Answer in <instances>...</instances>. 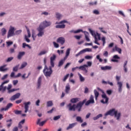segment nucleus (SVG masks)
Here are the masks:
<instances>
[{
	"instance_id": "obj_1",
	"label": "nucleus",
	"mask_w": 131,
	"mask_h": 131,
	"mask_svg": "<svg viewBox=\"0 0 131 131\" xmlns=\"http://www.w3.org/2000/svg\"><path fill=\"white\" fill-rule=\"evenodd\" d=\"M107 115H110L111 116H114L115 115V117L117 118V120H119L121 114H120V113L117 114V111H115V109L113 108L108 111L105 114V116H107Z\"/></svg>"
},
{
	"instance_id": "obj_2",
	"label": "nucleus",
	"mask_w": 131,
	"mask_h": 131,
	"mask_svg": "<svg viewBox=\"0 0 131 131\" xmlns=\"http://www.w3.org/2000/svg\"><path fill=\"white\" fill-rule=\"evenodd\" d=\"M43 72L44 73V75L46 76V77H50L52 74L53 73V70H52V67H49L48 68L47 65H45L44 69L43 70Z\"/></svg>"
},
{
	"instance_id": "obj_3",
	"label": "nucleus",
	"mask_w": 131,
	"mask_h": 131,
	"mask_svg": "<svg viewBox=\"0 0 131 131\" xmlns=\"http://www.w3.org/2000/svg\"><path fill=\"white\" fill-rule=\"evenodd\" d=\"M116 79L117 82V84L118 85V91L119 93H121L122 92V82H120L119 80H120V76H116Z\"/></svg>"
},
{
	"instance_id": "obj_4",
	"label": "nucleus",
	"mask_w": 131,
	"mask_h": 131,
	"mask_svg": "<svg viewBox=\"0 0 131 131\" xmlns=\"http://www.w3.org/2000/svg\"><path fill=\"white\" fill-rule=\"evenodd\" d=\"M101 97L103 99L101 100V103H102V104H108V102L109 101V98L107 97L106 94H103L101 95Z\"/></svg>"
},
{
	"instance_id": "obj_5",
	"label": "nucleus",
	"mask_w": 131,
	"mask_h": 131,
	"mask_svg": "<svg viewBox=\"0 0 131 131\" xmlns=\"http://www.w3.org/2000/svg\"><path fill=\"white\" fill-rule=\"evenodd\" d=\"M14 31H15V28L11 26L8 33L7 38H9V37L13 36L14 35Z\"/></svg>"
},
{
	"instance_id": "obj_6",
	"label": "nucleus",
	"mask_w": 131,
	"mask_h": 131,
	"mask_svg": "<svg viewBox=\"0 0 131 131\" xmlns=\"http://www.w3.org/2000/svg\"><path fill=\"white\" fill-rule=\"evenodd\" d=\"M95 103V100L94 99V96L91 95L90 96V99L89 100L85 102V106H89L90 104H94Z\"/></svg>"
},
{
	"instance_id": "obj_7",
	"label": "nucleus",
	"mask_w": 131,
	"mask_h": 131,
	"mask_svg": "<svg viewBox=\"0 0 131 131\" xmlns=\"http://www.w3.org/2000/svg\"><path fill=\"white\" fill-rule=\"evenodd\" d=\"M43 28L42 27L39 26V28L37 29L38 31V33L37 34V36L38 37H41L43 34H45V32H43Z\"/></svg>"
},
{
	"instance_id": "obj_8",
	"label": "nucleus",
	"mask_w": 131,
	"mask_h": 131,
	"mask_svg": "<svg viewBox=\"0 0 131 131\" xmlns=\"http://www.w3.org/2000/svg\"><path fill=\"white\" fill-rule=\"evenodd\" d=\"M67 107L68 108L69 111H75L76 109V105L75 104L72 105V104L69 103Z\"/></svg>"
},
{
	"instance_id": "obj_9",
	"label": "nucleus",
	"mask_w": 131,
	"mask_h": 131,
	"mask_svg": "<svg viewBox=\"0 0 131 131\" xmlns=\"http://www.w3.org/2000/svg\"><path fill=\"white\" fill-rule=\"evenodd\" d=\"M86 52H92V49L91 48H86L85 49H83L82 50L80 51L79 53L76 54V57H78L80 55H81Z\"/></svg>"
},
{
	"instance_id": "obj_10",
	"label": "nucleus",
	"mask_w": 131,
	"mask_h": 131,
	"mask_svg": "<svg viewBox=\"0 0 131 131\" xmlns=\"http://www.w3.org/2000/svg\"><path fill=\"white\" fill-rule=\"evenodd\" d=\"M51 24V22L45 21H43L42 23H41L39 26L40 27H43V29H45L46 27L50 26Z\"/></svg>"
},
{
	"instance_id": "obj_11",
	"label": "nucleus",
	"mask_w": 131,
	"mask_h": 131,
	"mask_svg": "<svg viewBox=\"0 0 131 131\" xmlns=\"http://www.w3.org/2000/svg\"><path fill=\"white\" fill-rule=\"evenodd\" d=\"M31 103L30 101L25 102L24 105H25V113H27L28 112V110H29V105H30Z\"/></svg>"
},
{
	"instance_id": "obj_12",
	"label": "nucleus",
	"mask_w": 131,
	"mask_h": 131,
	"mask_svg": "<svg viewBox=\"0 0 131 131\" xmlns=\"http://www.w3.org/2000/svg\"><path fill=\"white\" fill-rule=\"evenodd\" d=\"M56 60V55L54 54L53 56L50 58V65L51 67H55V63L54 61Z\"/></svg>"
},
{
	"instance_id": "obj_13",
	"label": "nucleus",
	"mask_w": 131,
	"mask_h": 131,
	"mask_svg": "<svg viewBox=\"0 0 131 131\" xmlns=\"http://www.w3.org/2000/svg\"><path fill=\"white\" fill-rule=\"evenodd\" d=\"M20 96H21V94L19 93H16L15 95L12 96L10 100L11 101H15L16 99H19V98H20Z\"/></svg>"
},
{
	"instance_id": "obj_14",
	"label": "nucleus",
	"mask_w": 131,
	"mask_h": 131,
	"mask_svg": "<svg viewBox=\"0 0 131 131\" xmlns=\"http://www.w3.org/2000/svg\"><path fill=\"white\" fill-rule=\"evenodd\" d=\"M86 102V99H84L82 102L80 101L76 105V108H81L83 104Z\"/></svg>"
},
{
	"instance_id": "obj_15",
	"label": "nucleus",
	"mask_w": 131,
	"mask_h": 131,
	"mask_svg": "<svg viewBox=\"0 0 131 131\" xmlns=\"http://www.w3.org/2000/svg\"><path fill=\"white\" fill-rule=\"evenodd\" d=\"M41 80H42L41 77H39L38 78L37 82V89L38 90H39V89H40V86H41Z\"/></svg>"
},
{
	"instance_id": "obj_16",
	"label": "nucleus",
	"mask_w": 131,
	"mask_h": 131,
	"mask_svg": "<svg viewBox=\"0 0 131 131\" xmlns=\"http://www.w3.org/2000/svg\"><path fill=\"white\" fill-rule=\"evenodd\" d=\"M57 42L61 43V45H64L65 43V38L62 37H60L57 39Z\"/></svg>"
},
{
	"instance_id": "obj_17",
	"label": "nucleus",
	"mask_w": 131,
	"mask_h": 131,
	"mask_svg": "<svg viewBox=\"0 0 131 131\" xmlns=\"http://www.w3.org/2000/svg\"><path fill=\"white\" fill-rule=\"evenodd\" d=\"M6 66H7V64H5L0 67V71L1 72H5V71H8V70H9V68H5Z\"/></svg>"
},
{
	"instance_id": "obj_18",
	"label": "nucleus",
	"mask_w": 131,
	"mask_h": 131,
	"mask_svg": "<svg viewBox=\"0 0 131 131\" xmlns=\"http://www.w3.org/2000/svg\"><path fill=\"white\" fill-rule=\"evenodd\" d=\"M47 122V120L43 121L40 122V119H38L37 122V124H38L39 126H43V125Z\"/></svg>"
},
{
	"instance_id": "obj_19",
	"label": "nucleus",
	"mask_w": 131,
	"mask_h": 131,
	"mask_svg": "<svg viewBox=\"0 0 131 131\" xmlns=\"http://www.w3.org/2000/svg\"><path fill=\"white\" fill-rule=\"evenodd\" d=\"M25 55V52H20L18 53V54L17 55V59L18 60H21L22 59V57Z\"/></svg>"
},
{
	"instance_id": "obj_20",
	"label": "nucleus",
	"mask_w": 131,
	"mask_h": 131,
	"mask_svg": "<svg viewBox=\"0 0 131 131\" xmlns=\"http://www.w3.org/2000/svg\"><path fill=\"white\" fill-rule=\"evenodd\" d=\"M116 59H120V57L117 55H115L113 56V58L111 59L112 62H118V60Z\"/></svg>"
},
{
	"instance_id": "obj_21",
	"label": "nucleus",
	"mask_w": 131,
	"mask_h": 131,
	"mask_svg": "<svg viewBox=\"0 0 131 131\" xmlns=\"http://www.w3.org/2000/svg\"><path fill=\"white\" fill-rule=\"evenodd\" d=\"M65 61H66V59H65L64 58H63V59H61L58 63V67H61V66H62L64 63L65 62Z\"/></svg>"
},
{
	"instance_id": "obj_22",
	"label": "nucleus",
	"mask_w": 131,
	"mask_h": 131,
	"mask_svg": "<svg viewBox=\"0 0 131 131\" xmlns=\"http://www.w3.org/2000/svg\"><path fill=\"white\" fill-rule=\"evenodd\" d=\"M75 125H76V123L70 124L69 126L67 127V130H69V129L73 128V127H74V126H75Z\"/></svg>"
},
{
	"instance_id": "obj_23",
	"label": "nucleus",
	"mask_w": 131,
	"mask_h": 131,
	"mask_svg": "<svg viewBox=\"0 0 131 131\" xmlns=\"http://www.w3.org/2000/svg\"><path fill=\"white\" fill-rule=\"evenodd\" d=\"M24 123H25V119L22 120L20 122H19V123H18V128L21 129V128H22V127H23L22 124H24Z\"/></svg>"
},
{
	"instance_id": "obj_24",
	"label": "nucleus",
	"mask_w": 131,
	"mask_h": 131,
	"mask_svg": "<svg viewBox=\"0 0 131 131\" xmlns=\"http://www.w3.org/2000/svg\"><path fill=\"white\" fill-rule=\"evenodd\" d=\"M70 54V48H69L66 51V56L64 57V58L67 60V58H68Z\"/></svg>"
},
{
	"instance_id": "obj_25",
	"label": "nucleus",
	"mask_w": 131,
	"mask_h": 131,
	"mask_svg": "<svg viewBox=\"0 0 131 131\" xmlns=\"http://www.w3.org/2000/svg\"><path fill=\"white\" fill-rule=\"evenodd\" d=\"M84 35H85V38L86 40V41H90L91 40L90 39V38H89V35L90 34H89V32L86 31L84 32Z\"/></svg>"
},
{
	"instance_id": "obj_26",
	"label": "nucleus",
	"mask_w": 131,
	"mask_h": 131,
	"mask_svg": "<svg viewBox=\"0 0 131 131\" xmlns=\"http://www.w3.org/2000/svg\"><path fill=\"white\" fill-rule=\"evenodd\" d=\"M7 90V86H4V85H0V92H2L4 93V92H6V90Z\"/></svg>"
},
{
	"instance_id": "obj_27",
	"label": "nucleus",
	"mask_w": 131,
	"mask_h": 131,
	"mask_svg": "<svg viewBox=\"0 0 131 131\" xmlns=\"http://www.w3.org/2000/svg\"><path fill=\"white\" fill-rule=\"evenodd\" d=\"M126 65H127V60L124 62V65H123L124 71L125 73L127 72V68L126 67Z\"/></svg>"
},
{
	"instance_id": "obj_28",
	"label": "nucleus",
	"mask_w": 131,
	"mask_h": 131,
	"mask_svg": "<svg viewBox=\"0 0 131 131\" xmlns=\"http://www.w3.org/2000/svg\"><path fill=\"white\" fill-rule=\"evenodd\" d=\"M76 121H77L78 122H80V123H82V122H83V120L80 116L76 117Z\"/></svg>"
},
{
	"instance_id": "obj_29",
	"label": "nucleus",
	"mask_w": 131,
	"mask_h": 131,
	"mask_svg": "<svg viewBox=\"0 0 131 131\" xmlns=\"http://www.w3.org/2000/svg\"><path fill=\"white\" fill-rule=\"evenodd\" d=\"M85 67H88V65L84 64L83 66H81L79 68V69H81V70H83V71H85L86 72H88V71Z\"/></svg>"
},
{
	"instance_id": "obj_30",
	"label": "nucleus",
	"mask_w": 131,
	"mask_h": 131,
	"mask_svg": "<svg viewBox=\"0 0 131 131\" xmlns=\"http://www.w3.org/2000/svg\"><path fill=\"white\" fill-rule=\"evenodd\" d=\"M78 101H79V98H72L71 99V103H77Z\"/></svg>"
},
{
	"instance_id": "obj_31",
	"label": "nucleus",
	"mask_w": 131,
	"mask_h": 131,
	"mask_svg": "<svg viewBox=\"0 0 131 131\" xmlns=\"http://www.w3.org/2000/svg\"><path fill=\"white\" fill-rule=\"evenodd\" d=\"M66 26V25L63 24L62 25H58L56 26V28L63 29L65 28Z\"/></svg>"
},
{
	"instance_id": "obj_32",
	"label": "nucleus",
	"mask_w": 131,
	"mask_h": 131,
	"mask_svg": "<svg viewBox=\"0 0 131 131\" xmlns=\"http://www.w3.org/2000/svg\"><path fill=\"white\" fill-rule=\"evenodd\" d=\"M19 89H10L8 91V94H11L12 93H13V92H16V91H19Z\"/></svg>"
},
{
	"instance_id": "obj_33",
	"label": "nucleus",
	"mask_w": 131,
	"mask_h": 131,
	"mask_svg": "<svg viewBox=\"0 0 131 131\" xmlns=\"http://www.w3.org/2000/svg\"><path fill=\"white\" fill-rule=\"evenodd\" d=\"M78 75L79 77L80 78V81L82 82L83 81H84V78L83 77H82V76L81 75V74H80L79 73H78Z\"/></svg>"
},
{
	"instance_id": "obj_34",
	"label": "nucleus",
	"mask_w": 131,
	"mask_h": 131,
	"mask_svg": "<svg viewBox=\"0 0 131 131\" xmlns=\"http://www.w3.org/2000/svg\"><path fill=\"white\" fill-rule=\"evenodd\" d=\"M94 93L95 96V99L96 100H97V99H98V97H99V92H98L97 90H94Z\"/></svg>"
},
{
	"instance_id": "obj_35",
	"label": "nucleus",
	"mask_w": 131,
	"mask_h": 131,
	"mask_svg": "<svg viewBox=\"0 0 131 131\" xmlns=\"http://www.w3.org/2000/svg\"><path fill=\"white\" fill-rule=\"evenodd\" d=\"M102 116H103V115L100 114L98 115L96 117H94L93 118V119L94 120H97L99 119V118H100V117H102Z\"/></svg>"
},
{
	"instance_id": "obj_36",
	"label": "nucleus",
	"mask_w": 131,
	"mask_h": 131,
	"mask_svg": "<svg viewBox=\"0 0 131 131\" xmlns=\"http://www.w3.org/2000/svg\"><path fill=\"white\" fill-rule=\"evenodd\" d=\"M89 31H90V33L92 34L93 36H94V37H96V33H95V31L92 30V29H89Z\"/></svg>"
},
{
	"instance_id": "obj_37",
	"label": "nucleus",
	"mask_w": 131,
	"mask_h": 131,
	"mask_svg": "<svg viewBox=\"0 0 131 131\" xmlns=\"http://www.w3.org/2000/svg\"><path fill=\"white\" fill-rule=\"evenodd\" d=\"M53 105V101L52 100L47 102V107H52Z\"/></svg>"
},
{
	"instance_id": "obj_38",
	"label": "nucleus",
	"mask_w": 131,
	"mask_h": 131,
	"mask_svg": "<svg viewBox=\"0 0 131 131\" xmlns=\"http://www.w3.org/2000/svg\"><path fill=\"white\" fill-rule=\"evenodd\" d=\"M18 68H19V64L13 68V71H14V72H17V71H18Z\"/></svg>"
},
{
	"instance_id": "obj_39",
	"label": "nucleus",
	"mask_w": 131,
	"mask_h": 131,
	"mask_svg": "<svg viewBox=\"0 0 131 131\" xmlns=\"http://www.w3.org/2000/svg\"><path fill=\"white\" fill-rule=\"evenodd\" d=\"M2 35L4 36V35H6L7 33V30H6L5 28H2L1 30Z\"/></svg>"
},
{
	"instance_id": "obj_40",
	"label": "nucleus",
	"mask_w": 131,
	"mask_h": 131,
	"mask_svg": "<svg viewBox=\"0 0 131 131\" xmlns=\"http://www.w3.org/2000/svg\"><path fill=\"white\" fill-rule=\"evenodd\" d=\"M47 53H48V51L46 50L42 51L38 54V56H42V55H45V54H47Z\"/></svg>"
},
{
	"instance_id": "obj_41",
	"label": "nucleus",
	"mask_w": 131,
	"mask_h": 131,
	"mask_svg": "<svg viewBox=\"0 0 131 131\" xmlns=\"http://www.w3.org/2000/svg\"><path fill=\"white\" fill-rule=\"evenodd\" d=\"M69 91H70V86L68 85L66 87V93L68 94L69 93Z\"/></svg>"
},
{
	"instance_id": "obj_42",
	"label": "nucleus",
	"mask_w": 131,
	"mask_h": 131,
	"mask_svg": "<svg viewBox=\"0 0 131 131\" xmlns=\"http://www.w3.org/2000/svg\"><path fill=\"white\" fill-rule=\"evenodd\" d=\"M15 114H16V115H19L20 114H21L22 113V111H18V110H15L14 111Z\"/></svg>"
},
{
	"instance_id": "obj_43",
	"label": "nucleus",
	"mask_w": 131,
	"mask_h": 131,
	"mask_svg": "<svg viewBox=\"0 0 131 131\" xmlns=\"http://www.w3.org/2000/svg\"><path fill=\"white\" fill-rule=\"evenodd\" d=\"M115 49L116 52H118L119 54H121V49L117 47V46H115Z\"/></svg>"
},
{
	"instance_id": "obj_44",
	"label": "nucleus",
	"mask_w": 131,
	"mask_h": 131,
	"mask_svg": "<svg viewBox=\"0 0 131 131\" xmlns=\"http://www.w3.org/2000/svg\"><path fill=\"white\" fill-rule=\"evenodd\" d=\"M26 66H27V62H24L22 63L19 69H23V68H24L25 67H26Z\"/></svg>"
},
{
	"instance_id": "obj_45",
	"label": "nucleus",
	"mask_w": 131,
	"mask_h": 131,
	"mask_svg": "<svg viewBox=\"0 0 131 131\" xmlns=\"http://www.w3.org/2000/svg\"><path fill=\"white\" fill-rule=\"evenodd\" d=\"M12 106H13V103H9L7 104V105L6 106V110H9L10 109V108H11V107H12Z\"/></svg>"
},
{
	"instance_id": "obj_46",
	"label": "nucleus",
	"mask_w": 131,
	"mask_h": 131,
	"mask_svg": "<svg viewBox=\"0 0 131 131\" xmlns=\"http://www.w3.org/2000/svg\"><path fill=\"white\" fill-rule=\"evenodd\" d=\"M26 47H28V48H29V49H31V47L30 46H29L28 44H26V43H23V48L24 49V48H25Z\"/></svg>"
},
{
	"instance_id": "obj_47",
	"label": "nucleus",
	"mask_w": 131,
	"mask_h": 131,
	"mask_svg": "<svg viewBox=\"0 0 131 131\" xmlns=\"http://www.w3.org/2000/svg\"><path fill=\"white\" fill-rule=\"evenodd\" d=\"M98 4L97 1H95L94 2H90L89 3V6H96Z\"/></svg>"
},
{
	"instance_id": "obj_48",
	"label": "nucleus",
	"mask_w": 131,
	"mask_h": 131,
	"mask_svg": "<svg viewBox=\"0 0 131 131\" xmlns=\"http://www.w3.org/2000/svg\"><path fill=\"white\" fill-rule=\"evenodd\" d=\"M60 118H61V115L56 116L53 118V120L57 121L58 119H60Z\"/></svg>"
},
{
	"instance_id": "obj_49",
	"label": "nucleus",
	"mask_w": 131,
	"mask_h": 131,
	"mask_svg": "<svg viewBox=\"0 0 131 131\" xmlns=\"http://www.w3.org/2000/svg\"><path fill=\"white\" fill-rule=\"evenodd\" d=\"M125 24L127 27V33H128V34L131 35L130 32H129V26H128V24L127 23H126Z\"/></svg>"
},
{
	"instance_id": "obj_50",
	"label": "nucleus",
	"mask_w": 131,
	"mask_h": 131,
	"mask_svg": "<svg viewBox=\"0 0 131 131\" xmlns=\"http://www.w3.org/2000/svg\"><path fill=\"white\" fill-rule=\"evenodd\" d=\"M93 14H95V15H99L100 12L98 10H94L93 11Z\"/></svg>"
},
{
	"instance_id": "obj_51",
	"label": "nucleus",
	"mask_w": 131,
	"mask_h": 131,
	"mask_svg": "<svg viewBox=\"0 0 131 131\" xmlns=\"http://www.w3.org/2000/svg\"><path fill=\"white\" fill-rule=\"evenodd\" d=\"M85 59H86L87 60H91L93 59V56H90V55H86L85 56Z\"/></svg>"
},
{
	"instance_id": "obj_52",
	"label": "nucleus",
	"mask_w": 131,
	"mask_h": 131,
	"mask_svg": "<svg viewBox=\"0 0 131 131\" xmlns=\"http://www.w3.org/2000/svg\"><path fill=\"white\" fill-rule=\"evenodd\" d=\"M95 38V43H96V45H98V46H100V43H99L98 42V38H97L96 37H94Z\"/></svg>"
},
{
	"instance_id": "obj_53",
	"label": "nucleus",
	"mask_w": 131,
	"mask_h": 131,
	"mask_svg": "<svg viewBox=\"0 0 131 131\" xmlns=\"http://www.w3.org/2000/svg\"><path fill=\"white\" fill-rule=\"evenodd\" d=\"M95 35L96 37H98L99 40H101V35H100V34H99V33H96Z\"/></svg>"
},
{
	"instance_id": "obj_54",
	"label": "nucleus",
	"mask_w": 131,
	"mask_h": 131,
	"mask_svg": "<svg viewBox=\"0 0 131 131\" xmlns=\"http://www.w3.org/2000/svg\"><path fill=\"white\" fill-rule=\"evenodd\" d=\"M13 59H14V57H9L6 60V62H11V61H12V60H13Z\"/></svg>"
},
{
	"instance_id": "obj_55",
	"label": "nucleus",
	"mask_w": 131,
	"mask_h": 131,
	"mask_svg": "<svg viewBox=\"0 0 131 131\" xmlns=\"http://www.w3.org/2000/svg\"><path fill=\"white\" fill-rule=\"evenodd\" d=\"M21 32H22V30H19L15 32V34L16 35H18L20 34V33H21Z\"/></svg>"
},
{
	"instance_id": "obj_56",
	"label": "nucleus",
	"mask_w": 131,
	"mask_h": 131,
	"mask_svg": "<svg viewBox=\"0 0 131 131\" xmlns=\"http://www.w3.org/2000/svg\"><path fill=\"white\" fill-rule=\"evenodd\" d=\"M12 84H8V87L6 88V89H7V91H9V90H11V89H12Z\"/></svg>"
},
{
	"instance_id": "obj_57",
	"label": "nucleus",
	"mask_w": 131,
	"mask_h": 131,
	"mask_svg": "<svg viewBox=\"0 0 131 131\" xmlns=\"http://www.w3.org/2000/svg\"><path fill=\"white\" fill-rule=\"evenodd\" d=\"M118 13L120 15H121V16H122L123 17H125V15L124 14V13H123L122 11H119Z\"/></svg>"
},
{
	"instance_id": "obj_58",
	"label": "nucleus",
	"mask_w": 131,
	"mask_h": 131,
	"mask_svg": "<svg viewBox=\"0 0 131 131\" xmlns=\"http://www.w3.org/2000/svg\"><path fill=\"white\" fill-rule=\"evenodd\" d=\"M79 32H82V30L79 29L74 31V33H79Z\"/></svg>"
},
{
	"instance_id": "obj_59",
	"label": "nucleus",
	"mask_w": 131,
	"mask_h": 131,
	"mask_svg": "<svg viewBox=\"0 0 131 131\" xmlns=\"http://www.w3.org/2000/svg\"><path fill=\"white\" fill-rule=\"evenodd\" d=\"M69 77V74H67L64 76V78L63 79V81H66V80L67 79V78H68Z\"/></svg>"
},
{
	"instance_id": "obj_60",
	"label": "nucleus",
	"mask_w": 131,
	"mask_h": 131,
	"mask_svg": "<svg viewBox=\"0 0 131 131\" xmlns=\"http://www.w3.org/2000/svg\"><path fill=\"white\" fill-rule=\"evenodd\" d=\"M8 76H9L8 74H6L2 78V80H5V79H6Z\"/></svg>"
},
{
	"instance_id": "obj_61",
	"label": "nucleus",
	"mask_w": 131,
	"mask_h": 131,
	"mask_svg": "<svg viewBox=\"0 0 131 131\" xmlns=\"http://www.w3.org/2000/svg\"><path fill=\"white\" fill-rule=\"evenodd\" d=\"M25 39H26V41H27V42H30V39H29L27 35H25Z\"/></svg>"
},
{
	"instance_id": "obj_62",
	"label": "nucleus",
	"mask_w": 131,
	"mask_h": 131,
	"mask_svg": "<svg viewBox=\"0 0 131 131\" xmlns=\"http://www.w3.org/2000/svg\"><path fill=\"white\" fill-rule=\"evenodd\" d=\"M18 83V80H14L13 81V85H16Z\"/></svg>"
},
{
	"instance_id": "obj_63",
	"label": "nucleus",
	"mask_w": 131,
	"mask_h": 131,
	"mask_svg": "<svg viewBox=\"0 0 131 131\" xmlns=\"http://www.w3.org/2000/svg\"><path fill=\"white\" fill-rule=\"evenodd\" d=\"M53 45L55 48H59V44L57 43L56 42H53Z\"/></svg>"
},
{
	"instance_id": "obj_64",
	"label": "nucleus",
	"mask_w": 131,
	"mask_h": 131,
	"mask_svg": "<svg viewBox=\"0 0 131 131\" xmlns=\"http://www.w3.org/2000/svg\"><path fill=\"white\" fill-rule=\"evenodd\" d=\"M103 56L104 57H108V51H104L103 53Z\"/></svg>"
}]
</instances>
